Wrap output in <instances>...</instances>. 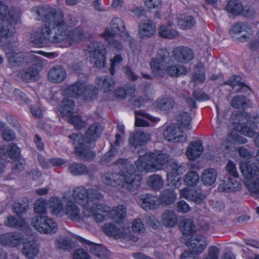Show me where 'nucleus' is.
Listing matches in <instances>:
<instances>
[{
	"label": "nucleus",
	"mask_w": 259,
	"mask_h": 259,
	"mask_svg": "<svg viewBox=\"0 0 259 259\" xmlns=\"http://www.w3.org/2000/svg\"><path fill=\"white\" fill-rule=\"evenodd\" d=\"M95 82L98 88L105 93L110 92L115 85L114 81L111 78L106 76L97 77Z\"/></svg>",
	"instance_id": "f704fd0d"
},
{
	"label": "nucleus",
	"mask_w": 259,
	"mask_h": 259,
	"mask_svg": "<svg viewBox=\"0 0 259 259\" xmlns=\"http://www.w3.org/2000/svg\"><path fill=\"white\" fill-rule=\"evenodd\" d=\"M116 153V150L112 147L110 150L107 152L100 159L101 164L105 165L110 162L115 156Z\"/></svg>",
	"instance_id": "e2e57ef3"
},
{
	"label": "nucleus",
	"mask_w": 259,
	"mask_h": 259,
	"mask_svg": "<svg viewBox=\"0 0 259 259\" xmlns=\"http://www.w3.org/2000/svg\"><path fill=\"white\" fill-rule=\"evenodd\" d=\"M49 206L52 212L58 216L65 214V209L61 201L57 197H52L49 201Z\"/></svg>",
	"instance_id": "ea45409f"
},
{
	"label": "nucleus",
	"mask_w": 259,
	"mask_h": 259,
	"mask_svg": "<svg viewBox=\"0 0 259 259\" xmlns=\"http://www.w3.org/2000/svg\"><path fill=\"white\" fill-rule=\"evenodd\" d=\"M135 125L136 126L146 127L149 125V123L143 119L142 117H145L153 123H157L159 121L158 118L152 116L148 113L140 110L135 111Z\"/></svg>",
	"instance_id": "2f4dec72"
},
{
	"label": "nucleus",
	"mask_w": 259,
	"mask_h": 259,
	"mask_svg": "<svg viewBox=\"0 0 259 259\" xmlns=\"http://www.w3.org/2000/svg\"><path fill=\"white\" fill-rule=\"evenodd\" d=\"M68 122L77 130H80L84 127L87 124L86 122L83 120L81 117L78 115L71 116L68 119Z\"/></svg>",
	"instance_id": "052dcab7"
},
{
	"label": "nucleus",
	"mask_w": 259,
	"mask_h": 259,
	"mask_svg": "<svg viewBox=\"0 0 259 259\" xmlns=\"http://www.w3.org/2000/svg\"><path fill=\"white\" fill-rule=\"evenodd\" d=\"M195 23L191 16L181 15L178 18V25L183 29L191 28Z\"/></svg>",
	"instance_id": "49530a36"
},
{
	"label": "nucleus",
	"mask_w": 259,
	"mask_h": 259,
	"mask_svg": "<svg viewBox=\"0 0 259 259\" xmlns=\"http://www.w3.org/2000/svg\"><path fill=\"white\" fill-rule=\"evenodd\" d=\"M23 240V236L17 232H9L0 235V244L3 246L17 247L22 244Z\"/></svg>",
	"instance_id": "6ab92c4d"
},
{
	"label": "nucleus",
	"mask_w": 259,
	"mask_h": 259,
	"mask_svg": "<svg viewBox=\"0 0 259 259\" xmlns=\"http://www.w3.org/2000/svg\"><path fill=\"white\" fill-rule=\"evenodd\" d=\"M172 161L176 160L170 159L166 153H146L141 156L135 164L138 170L151 172L161 169L167 163H168L170 167V162Z\"/></svg>",
	"instance_id": "423d86ee"
},
{
	"label": "nucleus",
	"mask_w": 259,
	"mask_h": 259,
	"mask_svg": "<svg viewBox=\"0 0 259 259\" xmlns=\"http://www.w3.org/2000/svg\"><path fill=\"white\" fill-rule=\"evenodd\" d=\"M217 177L215 169L212 168H207L203 170L201 176V181L203 184L211 186L214 184Z\"/></svg>",
	"instance_id": "58836bf2"
},
{
	"label": "nucleus",
	"mask_w": 259,
	"mask_h": 259,
	"mask_svg": "<svg viewBox=\"0 0 259 259\" xmlns=\"http://www.w3.org/2000/svg\"><path fill=\"white\" fill-rule=\"evenodd\" d=\"M238 131L243 135L252 138L255 136L254 139V142L255 145L259 147V133H256L254 130L249 126H244L241 129Z\"/></svg>",
	"instance_id": "09e8293b"
},
{
	"label": "nucleus",
	"mask_w": 259,
	"mask_h": 259,
	"mask_svg": "<svg viewBox=\"0 0 259 259\" xmlns=\"http://www.w3.org/2000/svg\"><path fill=\"white\" fill-rule=\"evenodd\" d=\"M199 181V176L194 171H190L185 175L184 180L185 184L189 186L196 185Z\"/></svg>",
	"instance_id": "13d9d810"
},
{
	"label": "nucleus",
	"mask_w": 259,
	"mask_h": 259,
	"mask_svg": "<svg viewBox=\"0 0 259 259\" xmlns=\"http://www.w3.org/2000/svg\"><path fill=\"white\" fill-rule=\"evenodd\" d=\"M185 171L183 164L177 161L170 162V169L167 173V185L179 188L182 185V179L179 177Z\"/></svg>",
	"instance_id": "ddd939ff"
},
{
	"label": "nucleus",
	"mask_w": 259,
	"mask_h": 259,
	"mask_svg": "<svg viewBox=\"0 0 259 259\" xmlns=\"http://www.w3.org/2000/svg\"><path fill=\"white\" fill-rule=\"evenodd\" d=\"M237 118L238 120L237 130L241 129L242 126H248V125L255 128L259 124V115H250L247 112H243L237 115Z\"/></svg>",
	"instance_id": "5701e85b"
},
{
	"label": "nucleus",
	"mask_w": 259,
	"mask_h": 259,
	"mask_svg": "<svg viewBox=\"0 0 259 259\" xmlns=\"http://www.w3.org/2000/svg\"><path fill=\"white\" fill-rule=\"evenodd\" d=\"M98 201H94L91 205L85 206L82 211L84 217H93L96 222L100 223L110 219V207Z\"/></svg>",
	"instance_id": "1a4fd4ad"
},
{
	"label": "nucleus",
	"mask_w": 259,
	"mask_h": 259,
	"mask_svg": "<svg viewBox=\"0 0 259 259\" xmlns=\"http://www.w3.org/2000/svg\"><path fill=\"white\" fill-rule=\"evenodd\" d=\"M73 259H90V257L84 250L80 248L74 252Z\"/></svg>",
	"instance_id": "774afa93"
},
{
	"label": "nucleus",
	"mask_w": 259,
	"mask_h": 259,
	"mask_svg": "<svg viewBox=\"0 0 259 259\" xmlns=\"http://www.w3.org/2000/svg\"><path fill=\"white\" fill-rule=\"evenodd\" d=\"M92 90L94 97L91 96V99L96 96L98 93V90L96 88L92 89L91 87H87L86 83L83 81H78L71 85L65 90V93L70 97H79L83 94L90 95Z\"/></svg>",
	"instance_id": "2eb2a0df"
},
{
	"label": "nucleus",
	"mask_w": 259,
	"mask_h": 259,
	"mask_svg": "<svg viewBox=\"0 0 259 259\" xmlns=\"http://www.w3.org/2000/svg\"><path fill=\"white\" fill-rule=\"evenodd\" d=\"M22 78L26 81H32L38 78V72L37 69H28L21 73Z\"/></svg>",
	"instance_id": "3c124183"
},
{
	"label": "nucleus",
	"mask_w": 259,
	"mask_h": 259,
	"mask_svg": "<svg viewBox=\"0 0 259 259\" xmlns=\"http://www.w3.org/2000/svg\"><path fill=\"white\" fill-rule=\"evenodd\" d=\"M247 140L237 133H231L228 135L226 139L222 142V145L228 151L233 150L235 144H242L247 143Z\"/></svg>",
	"instance_id": "b1692460"
},
{
	"label": "nucleus",
	"mask_w": 259,
	"mask_h": 259,
	"mask_svg": "<svg viewBox=\"0 0 259 259\" xmlns=\"http://www.w3.org/2000/svg\"><path fill=\"white\" fill-rule=\"evenodd\" d=\"M158 34L164 38L174 39L179 35V33L169 24L161 25L158 28Z\"/></svg>",
	"instance_id": "4c0bfd02"
},
{
	"label": "nucleus",
	"mask_w": 259,
	"mask_h": 259,
	"mask_svg": "<svg viewBox=\"0 0 259 259\" xmlns=\"http://www.w3.org/2000/svg\"><path fill=\"white\" fill-rule=\"evenodd\" d=\"M140 200L141 207L146 210L156 209L159 207V200L152 195L143 194L140 197Z\"/></svg>",
	"instance_id": "cd10ccee"
},
{
	"label": "nucleus",
	"mask_w": 259,
	"mask_h": 259,
	"mask_svg": "<svg viewBox=\"0 0 259 259\" xmlns=\"http://www.w3.org/2000/svg\"><path fill=\"white\" fill-rule=\"evenodd\" d=\"M33 227L42 234H54L58 230V225L52 219L46 215H36L31 221Z\"/></svg>",
	"instance_id": "9b49d317"
},
{
	"label": "nucleus",
	"mask_w": 259,
	"mask_h": 259,
	"mask_svg": "<svg viewBox=\"0 0 259 259\" xmlns=\"http://www.w3.org/2000/svg\"><path fill=\"white\" fill-rule=\"evenodd\" d=\"M180 196L186 199L200 204L205 199V195L200 190H196L193 188H185L180 191Z\"/></svg>",
	"instance_id": "412c9836"
},
{
	"label": "nucleus",
	"mask_w": 259,
	"mask_h": 259,
	"mask_svg": "<svg viewBox=\"0 0 259 259\" xmlns=\"http://www.w3.org/2000/svg\"><path fill=\"white\" fill-rule=\"evenodd\" d=\"M20 149L14 143L0 147V159L9 161V159L16 160L20 154Z\"/></svg>",
	"instance_id": "aec40b11"
},
{
	"label": "nucleus",
	"mask_w": 259,
	"mask_h": 259,
	"mask_svg": "<svg viewBox=\"0 0 259 259\" xmlns=\"http://www.w3.org/2000/svg\"><path fill=\"white\" fill-rule=\"evenodd\" d=\"M204 148L200 141L193 142L188 146L186 151V155L190 160L198 158L203 152Z\"/></svg>",
	"instance_id": "bb28decb"
},
{
	"label": "nucleus",
	"mask_w": 259,
	"mask_h": 259,
	"mask_svg": "<svg viewBox=\"0 0 259 259\" xmlns=\"http://www.w3.org/2000/svg\"><path fill=\"white\" fill-rule=\"evenodd\" d=\"M0 19L3 21L17 20V17L13 11H10L8 6L0 1Z\"/></svg>",
	"instance_id": "79ce46f5"
},
{
	"label": "nucleus",
	"mask_w": 259,
	"mask_h": 259,
	"mask_svg": "<svg viewBox=\"0 0 259 259\" xmlns=\"http://www.w3.org/2000/svg\"><path fill=\"white\" fill-rule=\"evenodd\" d=\"M113 165L121 170L118 173L108 172L103 178V182L112 187H125L127 189H137L140 185L141 176L134 169V166L128 163L127 159H119L114 162Z\"/></svg>",
	"instance_id": "f03ea898"
},
{
	"label": "nucleus",
	"mask_w": 259,
	"mask_h": 259,
	"mask_svg": "<svg viewBox=\"0 0 259 259\" xmlns=\"http://www.w3.org/2000/svg\"><path fill=\"white\" fill-rule=\"evenodd\" d=\"M199 254L188 248V250L184 251L181 255L180 259H199Z\"/></svg>",
	"instance_id": "0e129e2a"
},
{
	"label": "nucleus",
	"mask_w": 259,
	"mask_h": 259,
	"mask_svg": "<svg viewBox=\"0 0 259 259\" xmlns=\"http://www.w3.org/2000/svg\"><path fill=\"white\" fill-rule=\"evenodd\" d=\"M156 25L150 20L142 21L139 24V35L142 38L152 37L156 33Z\"/></svg>",
	"instance_id": "393cba45"
},
{
	"label": "nucleus",
	"mask_w": 259,
	"mask_h": 259,
	"mask_svg": "<svg viewBox=\"0 0 259 259\" xmlns=\"http://www.w3.org/2000/svg\"><path fill=\"white\" fill-rule=\"evenodd\" d=\"M230 33L233 37L235 34H240L239 40L241 42L247 41L253 34L251 28L246 23L238 22L233 25L230 30Z\"/></svg>",
	"instance_id": "f3484780"
},
{
	"label": "nucleus",
	"mask_w": 259,
	"mask_h": 259,
	"mask_svg": "<svg viewBox=\"0 0 259 259\" xmlns=\"http://www.w3.org/2000/svg\"><path fill=\"white\" fill-rule=\"evenodd\" d=\"M180 228L183 234L186 236L191 235L196 231L193 222L189 219L182 221L180 224Z\"/></svg>",
	"instance_id": "c03bdc74"
},
{
	"label": "nucleus",
	"mask_w": 259,
	"mask_h": 259,
	"mask_svg": "<svg viewBox=\"0 0 259 259\" xmlns=\"http://www.w3.org/2000/svg\"><path fill=\"white\" fill-rule=\"evenodd\" d=\"M91 251L100 259H107L109 255L108 250L101 245H95L91 247Z\"/></svg>",
	"instance_id": "864d4df0"
},
{
	"label": "nucleus",
	"mask_w": 259,
	"mask_h": 259,
	"mask_svg": "<svg viewBox=\"0 0 259 259\" xmlns=\"http://www.w3.org/2000/svg\"><path fill=\"white\" fill-rule=\"evenodd\" d=\"M151 140V135L147 132H138L134 135L131 136L129 139L130 144L137 147L139 146L145 145Z\"/></svg>",
	"instance_id": "c85d7f7f"
},
{
	"label": "nucleus",
	"mask_w": 259,
	"mask_h": 259,
	"mask_svg": "<svg viewBox=\"0 0 259 259\" xmlns=\"http://www.w3.org/2000/svg\"><path fill=\"white\" fill-rule=\"evenodd\" d=\"M74 107V102L72 100L64 98L60 106V111L64 115L71 114Z\"/></svg>",
	"instance_id": "8fccbe9b"
},
{
	"label": "nucleus",
	"mask_w": 259,
	"mask_h": 259,
	"mask_svg": "<svg viewBox=\"0 0 259 259\" xmlns=\"http://www.w3.org/2000/svg\"><path fill=\"white\" fill-rule=\"evenodd\" d=\"M65 214L67 215L69 219L72 220L77 222L82 220L79 207L70 201L66 202Z\"/></svg>",
	"instance_id": "72a5a7b5"
},
{
	"label": "nucleus",
	"mask_w": 259,
	"mask_h": 259,
	"mask_svg": "<svg viewBox=\"0 0 259 259\" xmlns=\"http://www.w3.org/2000/svg\"><path fill=\"white\" fill-rule=\"evenodd\" d=\"M102 127L97 123L89 126L86 131L85 140L82 135L73 134L68 136L75 147V153L79 159L91 160L95 157V154L91 148L94 146L92 142L96 141L100 136Z\"/></svg>",
	"instance_id": "20e7f679"
},
{
	"label": "nucleus",
	"mask_w": 259,
	"mask_h": 259,
	"mask_svg": "<svg viewBox=\"0 0 259 259\" xmlns=\"http://www.w3.org/2000/svg\"><path fill=\"white\" fill-rule=\"evenodd\" d=\"M26 62H30L35 66L36 69L41 68L43 65L41 58L32 52L26 54Z\"/></svg>",
	"instance_id": "4d7b16f0"
},
{
	"label": "nucleus",
	"mask_w": 259,
	"mask_h": 259,
	"mask_svg": "<svg viewBox=\"0 0 259 259\" xmlns=\"http://www.w3.org/2000/svg\"><path fill=\"white\" fill-rule=\"evenodd\" d=\"M38 20L42 19L44 24L33 34V43L40 46L48 42L58 43L65 40L70 46L83 38L82 30L79 27L70 30L71 24L64 19L62 12L50 7L38 9Z\"/></svg>",
	"instance_id": "f257e3e1"
},
{
	"label": "nucleus",
	"mask_w": 259,
	"mask_h": 259,
	"mask_svg": "<svg viewBox=\"0 0 259 259\" xmlns=\"http://www.w3.org/2000/svg\"><path fill=\"white\" fill-rule=\"evenodd\" d=\"M116 35H119L125 40H130V36L126 31L124 22L119 18H114L110 23V27L106 28L101 36L113 48L117 50L122 49L121 43L114 39Z\"/></svg>",
	"instance_id": "0eeeda50"
},
{
	"label": "nucleus",
	"mask_w": 259,
	"mask_h": 259,
	"mask_svg": "<svg viewBox=\"0 0 259 259\" xmlns=\"http://www.w3.org/2000/svg\"><path fill=\"white\" fill-rule=\"evenodd\" d=\"M241 185L234 179H225L219 185L218 190L221 192L237 191L241 189Z\"/></svg>",
	"instance_id": "7c9ffc66"
},
{
	"label": "nucleus",
	"mask_w": 259,
	"mask_h": 259,
	"mask_svg": "<svg viewBox=\"0 0 259 259\" xmlns=\"http://www.w3.org/2000/svg\"><path fill=\"white\" fill-rule=\"evenodd\" d=\"M240 170L244 178V184L248 191L253 194L254 191L249 186L250 184L255 186L259 176V167L254 163L250 162L240 163Z\"/></svg>",
	"instance_id": "f8f14e48"
},
{
	"label": "nucleus",
	"mask_w": 259,
	"mask_h": 259,
	"mask_svg": "<svg viewBox=\"0 0 259 259\" xmlns=\"http://www.w3.org/2000/svg\"><path fill=\"white\" fill-rule=\"evenodd\" d=\"M48 76L51 82L59 83L64 80L66 72L63 67L58 66L52 68L48 72Z\"/></svg>",
	"instance_id": "c756f323"
},
{
	"label": "nucleus",
	"mask_w": 259,
	"mask_h": 259,
	"mask_svg": "<svg viewBox=\"0 0 259 259\" xmlns=\"http://www.w3.org/2000/svg\"><path fill=\"white\" fill-rule=\"evenodd\" d=\"M176 210L181 213H185L191 210V207L186 202L182 200L176 204Z\"/></svg>",
	"instance_id": "338daca9"
},
{
	"label": "nucleus",
	"mask_w": 259,
	"mask_h": 259,
	"mask_svg": "<svg viewBox=\"0 0 259 259\" xmlns=\"http://www.w3.org/2000/svg\"><path fill=\"white\" fill-rule=\"evenodd\" d=\"M5 224L11 228H20L25 226L26 222L22 217H15L13 215H9L5 222Z\"/></svg>",
	"instance_id": "37998d69"
},
{
	"label": "nucleus",
	"mask_w": 259,
	"mask_h": 259,
	"mask_svg": "<svg viewBox=\"0 0 259 259\" xmlns=\"http://www.w3.org/2000/svg\"><path fill=\"white\" fill-rule=\"evenodd\" d=\"M176 61L181 63H187L194 58L193 51L188 47L180 46L172 51V56Z\"/></svg>",
	"instance_id": "a211bd4d"
},
{
	"label": "nucleus",
	"mask_w": 259,
	"mask_h": 259,
	"mask_svg": "<svg viewBox=\"0 0 259 259\" xmlns=\"http://www.w3.org/2000/svg\"><path fill=\"white\" fill-rule=\"evenodd\" d=\"M191 119V117L186 112L180 114L177 117V121L180 127L186 128L188 130L191 128L190 125Z\"/></svg>",
	"instance_id": "5fc2aeb1"
},
{
	"label": "nucleus",
	"mask_w": 259,
	"mask_h": 259,
	"mask_svg": "<svg viewBox=\"0 0 259 259\" xmlns=\"http://www.w3.org/2000/svg\"><path fill=\"white\" fill-rule=\"evenodd\" d=\"M161 222L165 227L172 228L178 223L177 214L172 210H166L161 216Z\"/></svg>",
	"instance_id": "473e14b6"
},
{
	"label": "nucleus",
	"mask_w": 259,
	"mask_h": 259,
	"mask_svg": "<svg viewBox=\"0 0 259 259\" xmlns=\"http://www.w3.org/2000/svg\"><path fill=\"white\" fill-rule=\"evenodd\" d=\"M172 61V56L166 49H159L150 63L152 73L157 77H162L165 74L172 77L184 75L187 68L181 65H169Z\"/></svg>",
	"instance_id": "7ed1b4c3"
},
{
	"label": "nucleus",
	"mask_w": 259,
	"mask_h": 259,
	"mask_svg": "<svg viewBox=\"0 0 259 259\" xmlns=\"http://www.w3.org/2000/svg\"><path fill=\"white\" fill-rule=\"evenodd\" d=\"M164 139L168 141L174 142L185 143L187 140V137L183 131L175 124L170 125L166 127L163 132Z\"/></svg>",
	"instance_id": "dca6fc26"
},
{
	"label": "nucleus",
	"mask_w": 259,
	"mask_h": 259,
	"mask_svg": "<svg viewBox=\"0 0 259 259\" xmlns=\"http://www.w3.org/2000/svg\"><path fill=\"white\" fill-rule=\"evenodd\" d=\"M47 201L43 199H39L35 202L34 210L38 215H45L47 212Z\"/></svg>",
	"instance_id": "bf43d9fd"
},
{
	"label": "nucleus",
	"mask_w": 259,
	"mask_h": 259,
	"mask_svg": "<svg viewBox=\"0 0 259 259\" xmlns=\"http://www.w3.org/2000/svg\"><path fill=\"white\" fill-rule=\"evenodd\" d=\"M226 10L233 15H240L242 11V5L238 0H230L226 6Z\"/></svg>",
	"instance_id": "a18cd8bd"
},
{
	"label": "nucleus",
	"mask_w": 259,
	"mask_h": 259,
	"mask_svg": "<svg viewBox=\"0 0 259 259\" xmlns=\"http://www.w3.org/2000/svg\"><path fill=\"white\" fill-rule=\"evenodd\" d=\"M174 105V100L170 98L159 99L157 101V106L162 110H168L172 108Z\"/></svg>",
	"instance_id": "6e6d98bb"
},
{
	"label": "nucleus",
	"mask_w": 259,
	"mask_h": 259,
	"mask_svg": "<svg viewBox=\"0 0 259 259\" xmlns=\"http://www.w3.org/2000/svg\"><path fill=\"white\" fill-rule=\"evenodd\" d=\"M3 50L6 54L9 65L11 67L19 66L26 61V55L17 52V47L12 44L5 45Z\"/></svg>",
	"instance_id": "4468645a"
},
{
	"label": "nucleus",
	"mask_w": 259,
	"mask_h": 259,
	"mask_svg": "<svg viewBox=\"0 0 259 259\" xmlns=\"http://www.w3.org/2000/svg\"><path fill=\"white\" fill-rule=\"evenodd\" d=\"M206 245L205 237L201 235H197L191 238L188 244V247L190 249L200 254L203 251Z\"/></svg>",
	"instance_id": "a878e982"
},
{
	"label": "nucleus",
	"mask_w": 259,
	"mask_h": 259,
	"mask_svg": "<svg viewBox=\"0 0 259 259\" xmlns=\"http://www.w3.org/2000/svg\"><path fill=\"white\" fill-rule=\"evenodd\" d=\"M231 105L232 107L238 109H245L251 107L250 101L245 96L237 95L233 97L231 101Z\"/></svg>",
	"instance_id": "e433bc0d"
},
{
	"label": "nucleus",
	"mask_w": 259,
	"mask_h": 259,
	"mask_svg": "<svg viewBox=\"0 0 259 259\" xmlns=\"http://www.w3.org/2000/svg\"><path fill=\"white\" fill-rule=\"evenodd\" d=\"M136 89L134 86H129L125 89L123 88H118L114 91V95L121 99L125 98L127 95H132L135 93Z\"/></svg>",
	"instance_id": "603ef678"
},
{
	"label": "nucleus",
	"mask_w": 259,
	"mask_h": 259,
	"mask_svg": "<svg viewBox=\"0 0 259 259\" xmlns=\"http://www.w3.org/2000/svg\"><path fill=\"white\" fill-rule=\"evenodd\" d=\"M72 197L74 201L81 205L83 208L85 206L91 205L94 201L102 199L103 196L96 189H87L82 186H79L73 190Z\"/></svg>",
	"instance_id": "6e6552de"
},
{
	"label": "nucleus",
	"mask_w": 259,
	"mask_h": 259,
	"mask_svg": "<svg viewBox=\"0 0 259 259\" xmlns=\"http://www.w3.org/2000/svg\"><path fill=\"white\" fill-rule=\"evenodd\" d=\"M147 184L152 189L158 190L163 187L164 182L160 176L154 175L148 177Z\"/></svg>",
	"instance_id": "de8ad7c7"
},
{
	"label": "nucleus",
	"mask_w": 259,
	"mask_h": 259,
	"mask_svg": "<svg viewBox=\"0 0 259 259\" xmlns=\"http://www.w3.org/2000/svg\"><path fill=\"white\" fill-rule=\"evenodd\" d=\"M125 215L126 208L122 205L114 206L112 209H110V219H112L115 224L106 223L103 226V230L110 236L136 242L138 240V237L132 234L129 227L123 223Z\"/></svg>",
	"instance_id": "39448f33"
},
{
	"label": "nucleus",
	"mask_w": 259,
	"mask_h": 259,
	"mask_svg": "<svg viewBox=\"0 0 259 259\" xmlns=\"http://www.w3.org/2000/svg\"><path fill=\"white\" fill-rule=\"evenodd\" d=\"M39 244L34 239H26L23 243L22 253L28 259H33L38 254Z\"/></svg>",
	"instance_id": "4be33fe9"
},
{
	"label": "nucleus",
	"mask_w": 259,
	"mask_h": 259,
	"mask_svg": "<svg viewBox=\"0 0 259 259\" xmlns=\"http://www.w3.org/2000/svg\"><path fill=\"white\" fill-rule=\"evenodd\" d=\"M177 198V194L170 189L162 191L159 195L158 200L161 205L168 206L172 204Z\"/></svg>",
	"instance_id": "c9c22d12"
},
{
	"label": "nucleus",
	"mask_w": 259,
	"mask_h": 259,
	"mask_svg": "<svg viewBox=\"0 0 259 259\" xmlns=\"http://www.w3.org/2000/svg\"><path fill=\"white\" fill-rule=\"evenodd\" d=\"M226 171L231 176L234 178H238L239 176L237 170L236 166L235 163L229 160L226 166Z\"/></svg>",
	"instance_id": "69168bd1"
},
{
	"label": "nucleus",
	"mask_w": 259,
	"mask_h": 259,
	"mask_svg": "<svg viewBox=\"0 0 259 259\" xmlns=\"http://www.w3.org/2000/svg\"><path fill=\"white\" fill-rule=\"evenodd\" d=\"M132 229L134 233L142 234L146 231L144 224L140 219H135L132 224Z\"/></svg>",
	"instance_id": "680f3d73"
},
{
	"label": "nucleus",
	"mask_w": 259,
	"mask_h": 259,
	"mask_svg": "<svg viewBox=\"0 0 259 259\" xmlns=\"http://www.w3.org/2000/svg\"><path fill=\"white\" fill-rule=\"evenodd\" d=\"M89 58L94 67H103L106 62L105 46L99 41H93L88 45Z\"/></svg>",
	"instance_id": "9d476101"
},
{
	"label": "nucleus",
	"mask_w": 259,
	"mask_h": 259,
	"mask_svg": "<svg viewBox=\"0 0 259 259\" xmlns=\"http://www.w3.org/2000/svg\"><path fill=\"white\" fill-rule=\"evenodd\" d=\"M68 169L69 172L74 176L85 175L90 172V169L86 165L76 162L70 164Z\"/></svg>",
	"instance_id": "a19ab883"
}]
</instances>
